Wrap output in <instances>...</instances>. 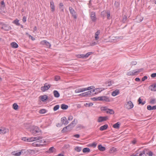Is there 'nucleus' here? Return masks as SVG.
<instances>
[{
  "instance_id": "nucleus-1",
  "label": "nucleus",
  "mask_w": 156,
  "mask_h": 156,
  "mask_svg": "<svg viewBox=\"0 0 156 156\" xmlns=\"http://www.w3.org/2000/svg\"><path fill=\"white\" fill-rule=\"evenodd\" d=\"M31 133L35 136L37 135V133L41 132V130L39 128L35 126H32V130L30 131Z\"/></svg>"
},
{
  "instance_id": "nucleus-2",
  "label": "nucleus",
  "mask_w": 156,
  "mask_h": 156,
  "mask_svg": "<svg viewBox=\"0 0 156 156\" xmlns=\"http://www.w3.org/2000/svg\"><path fill=\"white\" fill-rule=\"evenodd\" d=\"M0 28L6 31H8L11 29V27L8 24L0 22Z\"/></svg>"
},
{
  "instance_id": "nucleus-3",
  "label": "nucleus",
  "mask_w": 156,
  "mask_h": 156,
  "mask_svg": "<svg viewBox=\"0 0 156 156\" xmlns=\"http://www.w3.org/2000/svg\"><path fill=\"white\" fill-rule=\"evenodd\" d=\"M133 107V103L130 101H127L125 105V107L128 109L132 108Z\"/></svg>"
},
{
  "instance_id": "nucleus-4",
  "label": "nucleus",
  "mask_w": 156,
  "mask_h": 156,
  "mask_svg": "<svg viewBox=\"0 0 156 156\" xmlns=\"http://www.w3.org/2000/svg\"><path fill=\"white\" fill-rule=\"evenodd\" d=\"M102 111H105L106 112L110 114H113L114 113V111L112 109L108 108L106 107H102L101 108Z\"/></svg>"
},
{
  "instance_id": "nucleus-5",
  "label": "nucleus",
  "mask_w": 156,
  "mask_h": 156,
  "mask_svg": "<svg viewBox=\"0 0 156 156\" xmlns=\"http://www.w3.org/2000/svg\"><path fill=\"white\" fill-rule=\"evenodd\" d=\"M51 85L47 83H45L44 86L42 87L41 88V90L43 92H44L48 90L51 87Z\"/></svg>"
},
{
  "instance_id": "nucleus-6",
  "label": "nucleus",
  "mask_w": 156,
  "mask_h": 156,
  "mask_svg": "<svg viewBox=\"0 0 156 156\" xmlns=\"http://www.w3.org/2000/svg\"><path fill=\"white\" fill-rule=\"evenodd\" d=\"M104 88H98L93 89L92 90L93 94H96L99 93L104 90Z\"/></svg>"
},
{
  "instance_id": "nucleus-7",
  "label": "nucleus",
  "mask_w": 156,
  "mask_h": 156,
  "mask_svg": "<svg viewBox=\"0 0 156 156\" xmlns=\"http://www.w3.org/2000/svg\"><path fill=\"white\" fill-rule=\"evenodd\" d=\"M61 121L63 124L65 126L67 125L69 123V122L65 117H62L61 119Z\"/></svg>"
},
{
  "instance_id": "nucleus-8",
  "label": "nucleus",
  "mask_w": 156,
  "mask_h": 156,
  "mask_svg": "<svg viewBox=\"0 0 156 156\" xmlns=\"http://www.w3.org/2000/svg\"><path fill=\"white\" fill-rule=\"evenodd\" d=\"M107 119V116H100L98 117L97 121L98 122H101L106 120Z\"/></svg>"
},
{
  "instance_id": "nucleus-9",
  "label": "nucleus",
  "mask_w": 156,
  "mask_h": 156,
  "mask_svg": "<svg viewBox=\"0 0 156 156\" xmlns=\"http://www.w3.org/2000/svg\"><path fill=\"white\" fill-rule=\"evenodd\" d=\"M9 132V129L5 127H1L0 128V134H5Z\"/></svg>"
},
{
  "instance_id": "nucleus-10",
  "label": "nucleus",
  "mask_w": 156,
  "mask_h": 156,
  "mask_svg": "<svg viewBox=\"0 0 156 156\" xmlns=\"http://www.w3.org/2000/svg\"><path fill=\"white\" fill-rule=\"evenodd\" d=\"M90 17L92 21L95 22L96 20V18L95 12H92L90 14Z\"/></svg>"
},
{
  "instance_id": "nucleus-11",
  "label": "nucleus",
  "mask_w": 156,
  "mask_h": 156,
  "mask_svg": "<svg viewBox=\"0 0 156 156\" xmlns=\"http://www.w3.org/2000/svg\"><path fill=\"white\" fill-rule=\"evenodd\" d=\"M32 146L34 147H39L43 146V144L39 143L38 141L35 142L32 144Z\"/></svg>"
},
{
  "instance_id": "nucleus-12",
  "label": "nucleus",
  "mask_w": 156,
  "mask_h": 156,
  "mask_svg": "<svg viewBox=\"0 0 156 156\" xmlns=\"http://www.w3.org/2000/svg\"><path fill=\"white\" fill-rule=\"evenodd\" d=\"M98 99L99 101H109L108 98L105 96L99 97L98 98Z\"/></svg>"
},
{
  "instance_id": "nucleus-13",
  "label": "nucleus",
  "mask_w": 156,
  "mask_h": 156,
  "mask_svg": "<svg viewBox=\"0 0 156 156\" xmlns=\"http://www.w3.org/2000/svg\"><path fill=\"white\" fill-rule=\"evenodd\" d=\"M41 44L43 45H45L48 48H50L51 46L50 43L47 41L44 40L41 42Z\"/></svg>"
},
{
  "instance_id": "nucleus-14",
  "label": "nucleus",
  "mask_w": 156,
  "mask_h": 156,
  "mask_svg": "<svg viewBox=\"0 0 156 156\" xmlns=\"http://www.w3.org/2000/svg\"><path fill=\"white\" fill-rule=\"evenodd\" d=\"M86 91L85 88H78L76 89L75 92L76 93H79L80 92H83Z\"/></svg>"
},
{
  "instance_id": "nucleus-15",
  "label": "nucleus",
  "mask_w": 156,
  "mask_h": 156,
  "mask_svg": "<svg viewBox=\"0 0 156 156\" xmlns=\"http://www.w3.org/2000/svg\"><path fill=\"white\" fill-rule=\"evenodd\" d=\"M136 73V70H134L132 71L129 72L127 73V74L128 76H133L135 75Z\"/></svg>"
},
{
  "instance_id": "nucleus-16",
  "label": "nucleus",
  "mask_w": 156,
  "mask_h": 156,
  "mask_svg": "<svg viewBox=\"0 0 156 156\" xmlns=\"http://www.w3.org/2000/svg\"><path fill=\"white\" fill-rule=\"evenodd\" d=\"M119 93V91L118 89H116L113 91L112 93V95L113 96H115Z\"/></svg>"
},
{
  "instance_id": "nucleus-17",
  "label": "nucleus",
  "mask_w": 156,
  "mask_h": 156,
  "mask_svg": "<svg viewBox=\"0 0 156 156\" xmlns=\"http://www.w3.org/2000/svg\"><path fill=\"white\" fill-rule=\"evenodd\" d=\"M50 6L51 8V11L54 12L55 10L54 3L53 1H51L50 2Z\"/></svg>"
},
{
  "instance_id": "nucleus-18",
  "label": "nucleus",
  "mask_w": 156,
  "mask_h": 156,
  "mask_svg": "<svg viewBox=\"0 0 156 156\" xmlns=\"http://www.w3.org/2000/svg\"><path fill=\"white\" fill-rule=\"evenodd\" d=\"M100 31L98 30L95 34V39L96 40H98L99 39V37L98 35L100 34Z\"/></svg>"
},
{
  "instance_id": "nucleus-19",
  "label": "nucleus",
  "mask_w": 156,
  "mask_h": 156,
  "mask_svg": "<svg viewBox=\"0 0 156 156\" xmlns=\"http://www.w3.org/2000/svg\"><path fill=\"white\" fill-rule=\"evenodd\" d=\"M149 88L152 91H156V83L153 84L150 86L149 87Z\"/></svg>"
},
{
  "instance_id": "nucleus-20",
  "label": "nucleus",
  "mask_w": 156,
  "mask_h": 156,
  "mask_svg": "<svg viewBox=\"0 0 156 156\" xmlns=\"http://www.w3.org/2000/svg\"><path fill=\"white\" fill-rule=\"evenodd\" d=\"M106 13L107 15V18L108 19H110V12L109 11H107L106 12L105 11H103L101 12V15H102L103 14H105Z\"/></svg>"
},
{
  "instance_id": "nucleus-21",
  "label": "nucleus",
  "mask_w": 156,
  "mask_h": 156,
  "mask_svg": "<svg viewBox=\"0 0 156 156\" xmlns=\"http://www.w3.org/2000/svg\"><path fill=\"white\" fill-rule=\"evenodd\" d=\"M53 93L54 96L55 98H58L59 97L60 94L58 92L57 90H54Z\"/></svg>"
},
{
  "instance_id": "nucleus-22",
  "label": "nucleus",
  "mask_w": 156,
  "mask_h": 156,
  "mask_svg": "<svg viewBox=\"0 0 156 156\" xmlns=\"http://www.w3.org/2000/svg\"><path fill=\"white\" fill-rule=\"evenodd\" d=\"M11 46L13 48H17L18 47V44L15 42H12L11 44Z\"/></svg>"
},
{
  "instance_id": "nucleus-23",
  "label": "nucleus",
  "mask_w": 156,
  "mask_h": 156,
  "mask_svg": "<svg viewBox=\"0 0 156 156\" xmlns=\"http://www.w3.org/2000/svg\"><path fill=\"white\" fill-rule=\"evenodd\" d=\"M84 93V97L87 96L89 95H93L92 91V90H90Z\"/></svg>"
},
{
  "instance_id": "nucleus-24",
  "label": "nucleus",
  "mask_w": 156,
  "mask_h": 156,
  "mask_svg": "<svg viewBox=\"0 0 156 156\" xmlns=\"http://www.w3.org/2000/svg\"><path fill=\"white\" fill-rule=\"evenodd\" d=\"M98 149L101 151H105L106 148L105 147L102 146L101 145H99L98 146Z\"/></svg>"
},
{
  "instance_id": "nucleus-25",
  "label": "nucleus",
  "mask_w": 156,
  "mask_h": 156,
  "mask_svg": "<svg viewBox=\"0 0 156 156\" xmlns=\"http://www.w3.org/2000/svg\"><path fill=\"white\" fill-rule=\"evenodd\" d=\"M38 141L39 142V143L43 144V146L48 144V142L44 140H41Z\"/></svg>"
},
{
  "instance_id": "nucleus-26",
  "label": "nucleus",
  "mask_w": 156,
  "mask_h": 156,
  "mask_svg": "<svg viewBox=\"0 0 156 156\" xmlns=\"http://www.w3.org/2000/svg\"><path fill=\"white\" fill-rule=\"evenodd\" d=\"M147 109L149 110L156 109V105L153 106H151V105H148L147 106Z\"/></svg>"
},
{
  "instance_id": "nucleus-27",
  "label": "nucleus",
  "mask_w": 156,
  "mask_h": 156,
  "mask_svg": "<svg viewBox=\"0 0 156 156\" xmlns=\"http://www.w3.org/2000/svg\"><path fill=\"white\" fill-rule=\"evenodd\" d=\"M138 101L139 102V104H141L142 105H144L145 103V101H143L141 97H140L139 98Z\"/></svg>"
},
{
  "instance_id": "nucleus-28",
  "label": "nucleus",
  "mask_w": 156,
  "mask_h": 156,
  "mask_svg": "<svg viewBox=\"0 0 156 156\" xmlns=\"http://www.w3.org/2000/svg\"><path fill=\"white\" fill-rule=\"evenodd\" d=\"M12 154L15 156H20L21 155V152H20V151L17 152L16 151H14L12 152Z\"/></svg>"
},
{
  "instance_id": "nucleus-29",
  "label": "nucleus",
  "mask_w": 156,
  "mask_h": 156,
  "mask_svg": "<svg viewBox=\"0 0 156 156\" xmlns=\"http://www.w3.org/2000/svg\"><path fill=\"white\" fill-rule=\"evenodd\" d=\"M108 125H107L106 124L104 126H101L100 127V129L101 131H103V130H105L107 129L108 128Z\"/></svg>"
},
{
  "instance_id": "nucleus-30",
  "label": "nucleus",
  "mask_w": 156,
  "mask_h": 156,
  "mask_svg": "<svg viewBox=\"0 0 156 156\" xmlns=\"http://www.w3.org/2000/svg\"><path fill=\"white\" fill-rule=\"evenodd\" d=\"M19 21L18 19H16L12 22V23L16 25V26H19L20 25V24L19 23Z\"/></svg>"
},
{
  "instance_id": "nucleus-31",
  "label": "nucleus",
  "mask_w": 156,
  "mask_h": 156,
  "mask_svg": "<svg viewBox=\"0 0 156 156\" xmlns=\"http://www.w3.org/2000/svg\"><path fill=\"white\" fill-rule=\"evenodd\" d=\"M40 97L41 100L43 101H45L48 98V97L46 95L41 96Z\"/></svg>"
},
{
  "instance_id": "nucleus-32",
  "label": "nucleus",
  "mask_w": 156,
  "mask_h": 156,
  "mask_svg": "<svg viewBox=\"0 0 156 156\" xmlns=\"http://www.w3.org/2000/svg\"><path fill=\"white\" fill-rule=\"evenodd\" d=\"M68 108L67 105L62 104L61 105V108L63 110H66Z\"/></svg>"
},
{
  "instance_id": "nucleus-33",
  "label": "nucleus",
  "mask_w": 156,
  "mask_h": 156,
  "mask_svg": "<svg viewBox=\"0 0 156 156\" xmlns=\"http://www.w3.org/2000/svg\"><path fill=\"white\" fill-rule=\"evenodd\" d=\"M120 126V123L119 122H118L114 124L113 126V127L115 129H118L119 127Z\"/></svg>"
},
{
  "instance_id": "nucleus-34",
  "label": "nucleus",
  "mask_w": 156,
  "mask_h": 156,
  "mask_svg": "<svg viewBox=\"0 0 156 156\" xmlns=\"http://www.w3.org/2000/svg\"><path fill=\"white\" fill-rule=\"evenodd\" d=\"M81 147H80L76 146L75 147L74 150L75 151L79 152L81 150Z\"/></svg>"
},
{
  "instance_id": "nucleus-35",
  "label": "nucleus",
  "mask_w": 156,
  "mask_h": 156,
  "mask_svg": "<svg viewBox=\"0 0 156 156\" xmlns=\"http://www.w3.org/2000/svg\"><path fill=\"white\" fill-rule=\"evenodd\" d=\"M90 151V149L88 148H84L83 150V153L89 152Z\"/></svg>"
},
{
  "instance_id": "nucleus-36",
  "label": "nucleus",
  "mask_w": 156,
  "mask_h": 156,
  "mask_svg": "<svg viewBox=\"0 0 156 156\" xmlns=\"http://www.w3.org/2000/svg\"><path fill=\"white\" fill-rule=\"evenodd\" d=\"M69 10L70 13L72 15L74 13H75V12L74 10L71 7H69Z\"/></svg>"
},
{
  "instance_id": "nucleus-37",
  "label": "nucleus",
  "mask_w": 156,
  "mask_h": 156,
  "mask_svg": "<svg viewBox=\"0 0 156 156\" xmlns=\"http://www.w3.org/2000/svg\"><path fill=\"white\" fill-rule=\"evenodd\" d=\"M5 6V5L4 1H2L1 2V7L0 8L1 9L4 8Z\"/></svg>"
},
{
  "instance_id": "nucleus-38",
  "label": "nucleus",
  "mask_w": 156,
  "mask_h": 156,
  "mask_svg": "<svg viewBox=\"0 0 156 156\" xmlns=\"http://www.w3.org/2000/svg\"><path fill=\"white\" fill-rule=\"evenodd\" d=\"M54 150H55L54 147H52L49 148L48 152L49 153H52L54 152Z\"/></svg>"
},
{
  "instance_id": "nucleus-39",
  "label": "nucleus",
  "mask_w": 156,
  "mask_h": 156,
  "mask_svg": "<svg viewBox=\"0 0 156 156\" xmlns=\"http://www.w3.org/2000/svg\"><path fill=\"white\" fill-rule=\"evenodd\" d=\"M27 154H32L34 152V151L33 150L28 149L27 150Z\"/></svg>"
},
{
  "instance_id": "nucleus-40",
  "label": "nucleus",
  "mask_w": 156,
  "mask_h": 156,
  "mask_svg": "<svg viewBox=\"0 0 156 156\" xmlns=\"http://www.w3.org/2000/svg\"><path fill=\"white\" fill-rule=\"evenodd\" d=\"M34 141L39 140L42 139V137L40 136H37L35 137H33Z\"/></svg>"
},
{
  "instance_id": "nucleus-41",
  "label": "nucleus",
  "mask_w": 156,
  "mask_h": 156,
  "mask_svg": "<svg viewBox=\"0 0 156 156\" xmlns=\"http://www.w3.org/2000/svg\"><path fill=\"white\" fill-rule=\"evenodd\" d=\"M93 104L92 103H86L84 105V106L86 107H90L92 106Z\"/></svg>"
},
{
  "instance_id": "nucleus-42",
  "label": "nucleus",
  "mask_w": 156,
  "mask_h": 156,
  "mask_svg": "<svg viewBox=\"0 0 156 156\" xmlns=\"http://www.w3.org/2000/svg\"><path fill=\"white\" fill-rule=\"evenodd\" d=\"M77 123V120L76 119H74L73 121L70 124L71 125H76Z\"/></svg>"
},
{
  "instance_id": "nucleus-43",
  "label": "nucleus",
  "mask_w": 156,
  "mask_h": 156,
  "mask_svg": "<svg viewBox=\"0 0 156 156\" xmlns=\"http://www.w3.org/2000/svg\"><path fill=\"white\" fill-rule=\"evenodd\" d=\"M94 88L95 87L93 86H91L87 88H85L86 91L87 90H90L93 89H94Z\"/></svg>"
},
{
  "instance_id": "nucleus-44",
  "label": "nucleus",
  "mask_w": 156,
  "mask_h": 156,
  "mask_svg": "<svg viewBox=\"0 0 156 156\" xmlns=\"http://www.w3.org/2000/svg\"><path fill=\"white\" fill-rule=\"evenodd\" d=\"M93 53L92 52H88L86 53V54L84 55L85 58H87L90 55Z\"/></svg>"
},
{
  "instance_id": "nucleus-45",
  "label": "nucleus",
  "mask_w": 156,
  "mask_h": 156,
  "mask_svg": "<svg viewBox=\"0 0 156 156\" xmlns=\"http://www.w3.org/2000/svg\"><path fill=\"white\" fill-rule=\"evenodd\" d=\"M13 108L15 110H17L18 108V105L16 103H14L13 105Z\"/></svg>"
},
{
  "instance_id": "nucleus-46",
  "label": "nucleus",
  "mask_w": 156,
  "mask_h": 156,
  "mask_svg": "<svg viewBox=\"0 0 156 156\" xmlns=\"http://www.w3.org/2000/svg\"><path fill=\"white\" fill-rule=\"evenodd\" d=\"M77 57L78 58H85L84 54L78 55H77Z\"/></svg>"
},
{
  "instance_id": "nucleus-47",
  "label": "nucleus",
  "mask_w": 156,
  "mask_h": 156,
  "mask_svg": "<svg viewBox=\"0 0 156 156\" xmlns=\"http://www.w3.org/2000/svg\"><path fill=\"white\" fill-rule=\"evenodd\" d=\"M59 108V105H56L53 108V110L54 111H56L58 110Z\"/></svg>"
},
{
  "instance_id": "nucleus-48",
  "label": "nucleus",
  "mask_w": 156,
  "mask_h": 156,
  "mask_svg": "<svg viewBox=\"0 0 156 156\" xmlns=\"http://www.w3.org/2000/svg\"><path fill=\"white\" fill-rule=\"evenodd\" d=\"M150 103L151 104H154L156 103V101L155 99H153L151 100Z\"/></svg>"
},
{
  "instance_id": "nucleus-49",
  "label": "nucleus",
  "mask_w": 156,
  "mask_h": 156,
  "mask_svg": "<svg viewBox=\"0 0 156 156\" xmlns=\"http://www.w3.org/2000/svg\"><path fill=\"white\" fill-rule=\"evenodd\" d=\"M39 112L40 114H44L46 113V110L44 109H42L39 111Z\"/></svg>"
},
{
  "instance_id": "nucleus-50",
  "label": "nucleus",
  "mask_w": 156,
  "mask_h": 156,
  "mask_svg": "<svg viewBox=\"0 0 156 156\" xmlns=\"http://www.w3.org/2000/svg\"><path fill=\"white\" fill-rule=\"evenodd\" d=\"M71 126V124H69V125H68V126H66L65 127H64L63 129L62 130V132H64L65 131H66V129H67V128L69 127V126Z\"/></svg>"
},
{
  "instance_id": "nucleus-51",
  "label": "nucleus",
  "mask_w": 156,
  "mask_h": 156,
  "mask_svg": "<svg viewBox=\"0 0 156 156\" xmlns=\"http://www.w3.org/2000/svg\"><path fill=\"white\" fill-rule=\"evenodd\" d=\"M20 152H21V154H25V153H27V150H25V149H22Z\"/></svg>"
},
{
  "instance_id": "nucleus-52",
  "label": "nucleus",
  "mask_w": 156,
  "mask_h": 156,
  "mask_svg": "<svg viewBox=\"0 0 156 156\" xmlns=\"http://www.w3.org/2000/svg\"><path fill=\"white\" fill-rule=\"evenodd\" d=\"M120 5V3L118 2H115V5L116 8H118Z\"/></svg>"
},
{
  "instance_id": "nucleus-53",
  "label": "nucleus",
  "mask_w": 156,
  "mask_h": 156,
  "mask_svg": "<svg viewBox=\"0 0 156 156\" xmlns=\"http://www.w3.org/2000/svg\"><path fill=\"white\" fill-rule=\"evenodd\" d=\"M34 141L33 137L27 138L28 142H32Z\"/></svg>"
},
{
  "instance_id": "nucleus-54",
  "label": "nucleus",
  "mask_w": 156,
  "mask_h": 156,
  "mask_svg": "<svg viewBox=\"0 0 156 156\" xmlns=\"http://www.w3.org/2000/svg\"><path fill=\"white\" fill-rule=\"evenodd\" d=\"M126 19H127V16H125V15L123 17L122 21L124 23H125L126 22Z\"/></svg>"
},
{
  "instance_id": "nucleus-55",
  "label": "nucleus",
  "mask_w": 156,
  "mask_h": 156,
  "mask_svg": "<svg viewBox=\"0 0 156 156\" xmlns=\"http://www.w3.org/2000/svg\"><path fill=\"white\" fill-rule=\"evenodd\" d=\"M60 79V77L59 76H56L55 77V80L56 81H58Z\"/></svg>"
},
{
  "instance_id": "nucleus-56",
  "label": "nucleus",
  "mask_w": 156,
  "mask_h": 156,
  "mask_svg": "<svg viewBox=\"0 0 156 156\" xmlns=\"http://www.w3.org/2000/svg\"><path fill=\"white\" fill-rule=\"evenodd\" d=\"M97 43L95 41L93 42L90 43V45L92 46H94L97 44Z\"/></svg>"
},
{
  "instance_id": "nucleus-57",
  "label": "nucleus",
  "mask_w": 156,
  "mask_h": 156,
  "mask_svg": "<svg viewBox=\"0 0 156 156\" xmlns=\"http://www.w3.org/2000/svg\"><path fill=\"white\" fill-rule=\"evenodd\" d=\"M73 116L70 115L68 117V119L69 121L72 120L73 119Z\"/></svg>"
},
{
  "instance_id": "nucleus-58",
  "label": "nucleus",
  "mask_w": 156,
  "mask_h": 156,
  "mask_svg": "<svg viewBox=\"0 0 156 156\" xmlns=\"http://www.w3.org/2000/svg\"><path fill=\"white\" fill-rule=\"evenodd\" d=\"M97 145V144L95 143H93L91 144L90 146L94 147H95Z\"/></svg>"
},
{
  "instance_id": "nucleus-59",
  "label": "nucleus",
  "mask_w": 156,
  "mask_h": 156,
  "mask_svg": "<svg viewBox=\"0 0 156 156\" xmlns=\"http://www.w3.org/2000/svg\"><path fill=\"white\" fill-rule=\"evenodd\" d=\"M148 154L149 155V156H152L154 154L152 151H149L148 152Z\"/></svg>"
},
{
  "instance_id": "nucleus-60",
  "label": "nucleus",
  "mask_w": 156,
  "mask_h": 156,
  "mask_svg": "<svg viewBox=\"0 0 156 156\" xmlns=\"http://www.w3.org/2000/svg\"><path fill=\"white\" fill-rule=\"evenodd\" d=\"M106 84L107 86L108 87L110 86L112 84L111 81L108 82V83H106Z\"/></svg>"
},
{
  "instance_id": "nucleus-61",
  "label": "nucleus",
  "mask_w": 156,
  "mask_h": 156,
  "mask_svg": "<svg viewBox=\"0 0 156 156\" xmlns=\"http://www.w3.org/2000/svg\"><path fill=\"white\" fill-rule=\"evenodd\" d=\"M147 76H144L142 78V81H144L146 79H147Z\"/></svg>"
},
{
  "instance_id": "nucleus-62",
  "label": "nucleus",
  "mask_w": 156,
  "mask_h": 156,
  "mask_svg": "<svg viewBox=\"0 0 156 156\" xmlns=\"http://www.w3.org/2000/svg\"><path fill=\"white\" fill-rule=\"evenodd\" d=\"M73 136L76 138H79L80 137V135L79 134H75L73 135Z\"/></svg>"
},
{
  "instance_id": "nucleus-63",
  "label": "nucleus",
  "mask_w": 156,
  "mask_h": 156,
  "mask_svg": "<svg viewBox=\"0 0 156 156\" xmlns=\"http://www.w3.org/2000/svg\"><path fill=\"white\" fill-rule=\"evenodd\" d=\"M72 15L74 19L76 20V19L77 17L76 14V13L72 14Z\"/></svg>"
},
{
  "instance_id": "nucleus-64",
  "label": "nucleus",
  "mask_w": 156,
  "mask_h": 156,
  "mask_svg": "<svg viewBox=\"0 0 156 156\" xmlns=\"http://www.w3.org/2000/svg\"><path fill=\"white\" fill-rule=\"evenodd\" d=\"M151 76L152 77L154 78L156 76V73L152 74Z\"/></svg>"
}]
</instances>
